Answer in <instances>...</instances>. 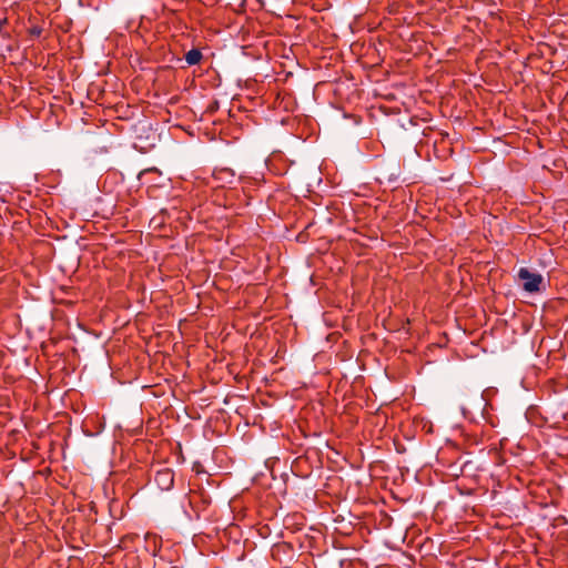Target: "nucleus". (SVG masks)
<instances>
[{"mask_svg": "<svg viewBox=\"0 0 568 568\" xmlns=\"http://www.w3.org/2000/svg\"><path fill=\"white\" fill-rule=\"evenodd\" d=\"M388 11H389V13H392V12H394V11H395V9L393 8V6L389 8V10H388Z\"/></svg>", "mask_w": 568, "mask_h": 568, "instance_id": "nucleus-9", "label": "nucleus"}, {"mask_svg": "<svg viewBox=\"0 0 568 568\" xmlns=\"http://www.w3.org/2000/svg\"><path fill=\"white\" fill-rule=\"evenodd\" d=\"M313 8L317 11H321V10H324L325 7L321 6L320 3L317 4L316 2L314 3Z\"/></svg>", "mask_w": 568, "mask_h": 568, "instance_id": "nucleus-8", "label": "nucleus"}, {"mask_svg": "<svg viewBox=\"0 0 568 568\" xmlns=\"http://www.w3.org/2000/svg\"><path fill=\"white\" fill-rule=\"evenodd\" d=\"M518 276L524 281L523 287L526 292L535 293L540 290L542 283V276L540 274L531 273L523 267L519 270Z\"/></svg>", "mask_w": 568, "mask_h": 568, "instance_id": "nucleus-1", "label": "nucleus"}, {"mask_svg": "<svg viewBox=\"0 0 568 568\" xmlns=\"http://www.w3.org/2000/svg\"><path fill=\"white\" fill-rule=\"evenodd\" d=\"M42 32V29L38 26H33L31 29H30V33L32 36H36V37H39Z\"/></svg>", "mask_w": 568, "mask_h": 568, "instance_id": "nucleus-6", "label": "nucleus"}, {"mask_svg": "<svg viewBox=\"0 0 568 568\" xmlns=\"http://www.w3.org/2000/svg\"><path fill=\"white\" fill-rule=\"evenodd\" d=\"M8 26V18L6 16L0 17V36L3 38H9V33L4 30Z\"/></svg>", "mask_w": 568, "mask_h": 568, "instance_id": "nucleus-4", "label": "nucleus"}, {"mask_svg": "<svg viewBox=\"0 0 568 568\" xmlns=\"http://www.w3.org/2000/svg\"><path fill=\"white\" fill-rule=\"evenodd\" d=\"M202 52L199 49H191L184 55V59L189 65H195L202 60Z\"/></svg>", "mask_w": 568, "mask_h": 568, "instance_id": "nucleus-3", "label": "nucleus"}, {"mask_svg": "<svg viewBox=\"0 0 568 568\" xmlns=\"http://www.w3.org/2000/svg\"><path fill=\"white\" fill-rule=\"evenodd\" d=\"M244 4H245V2H244V1L237 2V7H236V8H234V10H235V11H237V12H240L241 10H243Z\"/></svg>", "mask_w": 568, "mask_h": 568, "instance_id": "nucleus-7", "label": "nucleus"}, {"mask_svg": "<svg viewBox=\"0 0 568 568\" xmlns=\"http://www.w3.org/2000/svg\"><path fill=\"white\" fill-rule=\"evenodd\" d=\"M154 481L161 490H170L174 484V473L170 468H163L156 471Z\"/></svg>", "mask_w": 568, "mask_h": 568, "instance_id": "nucleus-2", "label": "nucleus"}, {"mask_svg": "<svg viewBox=\"0 0 568 568\" xmlns=\"http://www.w3.org/2000/svg\"><path fill=\"white\" fill-rule=\"evenodd\" d=\"M217 175H219V179H222L223 175L234 176V173L229 169H222L217 172Z\"/></svg>", "mask_w": 568, "mask_h": 568, "instance_id": "nucleus-5", "label": "nucleus"}]
</instances>
